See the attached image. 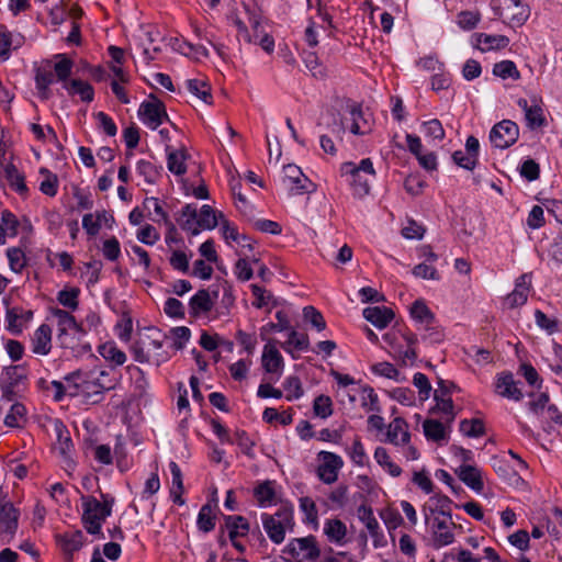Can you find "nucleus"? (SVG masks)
I'll list each match as a JSON object with an SVG mask.
<instances>
[{
	"label": "nucleus",
	"instance_id": "obj_50",
	"mask_svg": "<svg viewBox=\"0 0 562 562\" xmlns=\"http://www.w3.org/2000/svg\"><path fill=\"white\" fill-rule=\"evenodd\" d=\"M198 527L200 530L204 532H210L215 527V516L213 515L212 506L209 504H205L201 507L198 520H196Z\"/></svg>",
	"mask_w": 562,
	"mask_h": 562
},
{
	"label": "nucleus",
	"instance_id": "obj_64",
	"mask_svg": "<svg viewBox=\"0 0 562 562\" xmlns=\"http://www.w3.org/2000/svg\"><path fill=\"white\" fill-rule=\"evenodd\" d=\"M423 131L427 137L441 140L445 137V130L439 120L432 119L423 123Z\"/></svg>",
	"mask_w": 562,
	"mask_h": 562
},
{
	"label": "nucleus",
	"instance_id": "obj_51",
	"mask_svg": "<svg viewBox=\"0 0 562 562\" xmlns=\"http://www.w3.org/2000/svg\"><path fill=\"white\" fill-rule=\"evenodd\" d=\"M358 516L360 520L366 525L368 531L372 537H378L380 525L375 517L373 516L372 509L364 505H361L358 508Z\"/></svg>",
	"mask_w": 562,
	"mask_h": 562
},
{
	"label": "nucleus",
	"instance_id": "obj_27",
	"mask_svg": "<svg viewBox=\"0 0 562 562\" xmlns=\"http://www.w3.org/2000/svg\"><path fill=\"white\" fill-rule=\"evenodd\" d=\"M53 316L57 319L58 337L61 338L70 333H79L80 325L76 322L75 317L67 311L55 308Z\"/></svg>",
	"mask_w": 562,
	"mask_h": 562
},
{
	"label": "nucleus",
	"instance_id": "obj_13",
	"mask_svg": "<svg viewBox=\"0 0 562 562\" xmlns=\"http://www.w3.org/2000/svg\"><path fill=\"white\" fill-rule=\"evenodd\" d=\"M383 340L389 346V352L392 357L401 362L402 366H412L417 359L415 348H404L396 339L395 334L386 333Z\"/></svg>",
	"mask_w": 562,
	"mask_h": 562
},
{
	"label": "nucleus",
	"instance_id": "obj_42",
	"mask_svg": "<svg viewBox=\"0 0 562 562\" xmlns=\"http://www.w3.org/2000/svg\"><path fill=\"white\" fill-rule=\"evenodd\" d=\"M374 459L378 464L385 469L391 476L396 477L401 475L402 469L392 462L385 448L378 447L374 451Z\"/></svg>",
	"mask_w": 562,
	"mask_h": 562
},
{
	"label": "nucleus",
	"instance_id": "obj_12",
	"mask_svg": "<svg viewBox=\"0 0 562 562\" xmlns=\"http://www.w3.org/2000/svg\"><path fill=\"white\" fill-rule=\"evenodd\" d=\"M53 425L56 434L55 449L64 458L66 464L70 467L72 464L70 452L74 449L70 432L60 419H55Z\"/></svg>",
	"mask_w": 562,
	"mask_h": 562
},
{
	"label": "nucleus",
	"instance_id": "obj_17",
	"mask_svg": "<svg viewBox=\"0 0 562 562\" xmlns=\"http://www.w3.org/2000/svg\"><path fill=\"white\" fill-rule=\"evenodd\" d=\"M108 79H111L110 86L115 97L124 104L130 103V98L125 90V86L131 82L130 70L115 68V74H108Z\"/></svg>",
	"mask_w": 562,
	"mask_h": 562
},
{
	"label": "nucleus",
	"instance_id": "obj_8",
	"mask_svg": "<svg viewBox=\"0 0 562 562\" xmlns=\"http://www.w3.org/2000/svg\"><path fill=\"white\" fill-rule=\"evenodd\" d=\"M282 181L292 195H299L312 191L311 187H313V183L296 165L289 164L284 166Z\"/></svg>",
	"mask_w": 562,
	"mask_h": 562
},
{
	"label": "nucleus",
	"instance_id": "obj_28",
	"mask_svg": "<svg viewBox=\"0 0 562 562\" xmlns=\"http://www.w3.org/2000/svg\"><path fill=\"white\" fill-rule=\"evenodd\" d=\"M167 167L170 172L176 176H182L187 172L186 159L188 157L184 149H173L169 145L166 146Z\"/></svg>",
	"mask_w": 562,
	"mask_h": 562
},
{
	"label": "nucleus",
	"instance_id": "obj_37",
	"mask_svg": "<svg viewBox=\"0 0 562 562\" xmlns=\"http://www.w3.org/2000/svg\"><path fill=\"white\" fill-rule=\"evenodd\" d=\"M64 88L71 95L78 94L83 102H90L93 100V88L88 82L74 79L69 82H65Z\"/></svg>",
	"mask_w": 562,
	"mask_h": 562
},
{
	"label": "nucleus",
	"instance_id": "obj_30",
	"mask_svg": "<svg viewBox=\"0 0 562 562\" xmlns=\"http://www.w3.org/2000/svg\"><path fill=\"white\" fill-rule=\"evenodd\" d=\"M214 305L213 299L210 296L207 290L198 291L189 302V306L192 315L198 316L200 314L209 313Z\"/></svg>",
	"mask_w": 562,
	"mask_h": 562
},
{
	"label": "nucleus",
	"instance_id": "obj_57",
	"mask_svg": "<svg viewBox=\"0 0 562 562\" xmlns=\"http://www.w3.org/2000/svg\"><path fill=\"white\" fill-rule=\"evenodd\" d=\"M7 256L10 268L14 272H21L26 266L25 255L20 248H9L7 250Z\"/></svg>",
	"mask_w": 562,
	"mask_h": 562
},
{
	"label": "nucleus",
	"instance_id": "obj_21",
	"mask_svg": "<svg viewBox=\"0 0 562 562\" xmlns=\"http://www.w3.org/2000/svg\"><path fill=\"white\" fill-rule=\"evenodd\" d=\"M19 510L12 503H3L0 506V531L13 536L18 529Z\"/></svg>",
	"mask_w": 562,
	"mask_h": 562
},
{
	"label": "nucleus",
	"instance_id": "obj_48",
	"mask_svg": "<svg viewBox=\"0 0 562 562\" xmlns=\"http://www.w3.org/2000/svg\"><path fill=\"white\" fill-rule=\"evenodd\" d=\"M132 404L131 397H120L117 395L112 396L111 405L115 409V416L121 419L125 425L130 424L128 408Z\"/></svg>",
	"mask_w": 562,
	"mask_h": 562
},
{
	"label": "nucleus",
	"instance_id": "obj_52",
	"mask_svg": "<svg viewBox=\"0 0 562 562\" xmlns=\"http://www.w3.org/2000/svg\"><path fill=\"white\" fill-rule=\"evenodd\" d=\"M133 329V321L132 317L127 313H123L120 319L114 325V334L120 338V340L126 342L131 338Z\"/></svg>",
	"mask_w": 562,
	"mask_h": 562
},
{
	"label": "nucleus",
	"instance_id": "obj_20",
	"mask_svg": "<svg viewBox=\"0 0 562 562\" xmlns=\"http://www.w3.org/2000/svg\"><path fill=\"white\" fill-rule=\"evenodd\" d=\"M147 333V338L149 339L148 350L154 352L156 363L160 364L168 361L170 355L168 351L162 349L165 335H162L161 331L156 327H148Z\"/></svg>",
	"mask_w": 562,
	"mask_h": 562
},
{
	"label": "nucleus",
	"instance_id": "obj_25",
	"mask_svg": "<svg viewBox=\"0 0 562 562\" xmlns=\"http://www.w3.org/2000/svg\"><path fill=\"white\" fill-rule=\"evenodd\" d=\"M459 479L475 492L483 490L481 471L471 464H462L457 470Z\"/></svg>",
	"mask_w": 562,
	"mask_h": 562
},
{
	"label": "nucleus",
	"instance_id": "obj_45",
	"mask_svg": "<svg viewBox=\"0 0 562 562\" xmlns=\"http://www.w3.org/2000/svg\"><path fill=\"white\" fill-rule=\"evenodd\" d=\"M424 434L427 439L441 441L446 439V428L442 423L435 419H426L423 424Z\"/></svg>",
	"mask_w": 562,
	"mask_h": 562
},
{
	"label": "nucleus",
	"instance_id": "obj_40",
	"mask_svg": "<svg viewBox=\"0 0 562 562\" xmlns=\"http://www.w3.org/2000/svg\"><path fill=\"white\" fill-rule=\"evenodd\" d=\"M324 532L330 541L341 544L347 533V527L339 519H329L324 525Z\"/></svg>",
	"mask_w": 562,
	"mask_h": 562
},
{
	"label": "nucleus",
	"instance_id": "obj_3",
	"mask_svg": "<svg viewBox=\"0 0 562 562\" xmlns=\"http://www.w3.org/2000/svg\"><path fill=\"white\" fill-rule=\"evenodd\" d=\"M101 497L104 495L101 493ZM82 524L90 535H101L105 520V499L98 501L94 496H82Z\"/></svg>",
	"mask_w": 562,
	"mask_h": 562
},
{
	"label": "nucleus",
	"instance_id": "obj_22",
	"mask_svg": "<svg viewBox=\"0 0 562 562\" xmlns=\"http://www.w3.org/2000/svg\"><path fill=\"white\" fill-rule=\"evenodd\" d=\"M52 348V329L48 325L42 324L32 338V350L37 355H47Z\"/></svg>",
	"mask_w": 562,
	"mask_h": 562
},
{
	"label": "nucleus",
	"instance_id": "obj_44",
	"mask_svg": "<svg viewBox=\"0 0 562 562\" xmlns=\"http://www.w3.org/2000/svg\"><path fill=\"white\" fill-rule=\"evenodd\" d=\"M411 316L416 322L425 324L426 326H429L435 319L434 314L422 300H417L413 303L411 307Z\"/></svg>",
	"mask_w": 562,
	"mask_h": 562
},
{
	"label": "nucleus",
	"instance_id": "obj_47",
	"mask_svg": "<svg viewBox=\"0 0 562 562\" xmlns=\"http://www.w3.org/2000/svg\"><path fill=\"white\" fill-rule=\"evenodd\" d=\"M187 89L207 104L212 103V94L206 82L200 79H189L186 82Z\"/></svg>",
	"mask_w": 562,
	"mask_h": 562
},
{
	"label": "nucleus",
	"instance_id": "obj_62",
	"mask_svg": "<svg viewBox=\"0 0 562 562\" xmlns=\"http://www.w3.org/2000/svg\"><path fill=\"white\" fill-rule=\"evenodd\" d=\"M429 499L435 505V509H438V515L441 517H447L449 520L452 519L450 512V505L452 502L448 496L442 494H435Z\"/></svg>",
	"mask_w": 562,
	"mask_h": 562
},
{
	"label": "nucleus",
	"instance_id": "obj_56",
	"mask_svg": "<svg viewBox=\"0 0 562 562\" xmlns=\"http://www.w3.org/2000/svg\"><path fill=\"white\" fill-rule=\"evenodd\" d=\"M25 415V406L21 403H14L4 418V424L8 427H19L20 420L24 419Z\"/></svg>",
	"mask_w": 562,
	"mask_h": 562
},
{
	"label": "nucleus",
	"instance_id": "obj_41",
	"mask_svg": "<svg viewBox=\"0 0 562 562\" xmlns=\"http://www.w3.org/2000/svg\"><path fill=\"white\" fill-rule=\"evenodd\" d=\"M143 207L148 212V216L154 222L169 223L167 213L162 210V206L157 198H146L143 202Z\"/></svg>",
	"mask_w": 562,
	"mask_h": 562
},
{
	"label": "nucleus",
	"instance_id": "obj_26",
	"mask_svg": "<svg viewBox=\"0 0 562 562\" xmlns=\"http://www.w3.org/2000/svg\"><path fill=\"white\" fill-rule=\"evenodd\" d=\"M63 551L69 555V560L75 551H78L83 543V533L80 530H70L56 537Z\"/></svg>",
	"mask_w": 562,
	"mask_h": 562
},
{
	"label": "nucleus",
	"instance_id": "obj_43",
	"mask_svg": "<svg viewBox=\"0 0 562 562\" xmlns=\"http://www.w3.org/2000/svg\"><path fill=\"white\" fill-rule=\"evenodd\" d=\"M5 177L10 183V187L15 190L19 194H25L27 192L26 184L24 182V176L20 173L18 168L9 164L7 165L5 169Z\"/></svg>",
	"mask_w": 562,
	"mask_h": 562
},
{
	"label": "nucleus",
	"instance_id": "obj_2",
	"mask_svg": "<svg viewBox=\"0 0 562 562\" xmlns=\"http://www.w3.org/2000/svg\"><path fill=\"white\" fill-rule=\"evenodd\" d=\"M293 506L282 505L273 515L263 513L261 521L269 539L279 544L283 542L286 530H292L294 526Z\"/></svg>",
	"mask_w": 562,
	"mask_h": 562
},
{
	"label": "nucleus",
	"instance_id": "obj_7",
	"mask_svg": "<svg viewBox=\"0 0 562 562\" xmlns=\"http://www.w3.org/2000/svg\"><path fill=\"white\" fill-rule=\"evenodd\" d=\"M318 459L322 461L317 468L318 479L325 484H333L338 479V473L344 467V460L340 456L329 451H321Z\"/></svg>",
	"mask_w": 562,
	"mask_h": 562
},
{
	"label": "nucleus",
	"instance_id": "obj_39",
	"mask_svg": "<svg viewBox=\"0 0 562 562\" xmlns=\"http://www.w3.org/2000/svg\"><path fill=\"white\" fill-rule=\"evenodd\" d=\"M105 217V211L87 213L82 217V228L89 237H95L102 227V221Z\"/></svg>",
	"mask_w": 562,
	"mask_h": 562
},
{
	"label": "nucleus",
	"instance_id": "obj_38",
	"mask_svg": "<svg viewBox=\"0 0 562 562\" xmlns=\"http://www.w3.org/2000/svg\"><path fill=\"white\" fill-rule=\"evenodd\" d=\"M198 210L193 204H187L181 210V217L179 218L182 229L190 232L192 235H198L200 229L195 226L198 218Z\"/></svg>",
	"mask_w": 562,
	"mask_h": 562
},
{
	"label": "nucleus",
	"instance_id": "obj_35",
	"mask_svg": "<svg viewBox=\"0 0 562 562\" xmlns=\"http://www.w3.org/2000/svg\"><path fill=\"white\" fill-rule=\"evenodd\" d=\"M108 56L110 57V60H108V74H115V68L128 70L126 67L127 55L123 48L110 45L108 46Z\"/></svg>",
	"mask_w": 562,
	"mask_h": 562
},
{
	"label": "nucleus",
	"instance_id": "obj_6",
	"mask_svg": "<svg viewBox=\"0 0 562 562\" xmlns=\"http://www.w3.org/2000/svg\"><path fill=\"white\" fill-rule=\"evenodd\" d=\"M519 137L518 125L510 120H503L495 124L490 132V140L494 147L499 149L514 145Z\"/></svg>",
	"mask_w": 562,
	"mask_h": 562
},
{
	"label": "nucleus",
	"instance_id": "obj_4",
	"mask_svg": "<svg viewBox=\"0 0 562 562\" xmlns=\"http://www.w3.org/2000/svg\"><path fill=\"white\" fill-rule=\"evenodd\" d=\"M283 552L291 555L297 562H314L321 554L314 536L292 539L285 546Z\"/></svg>",
	"mask_w": 562,
	"mask_h": 562
},
{
	"label": "nucleus",
	"instance_id": "obj_61",
	"mask_svg": "<svg viewBox=\"0 0 562 562\" xmlns=\"http://www.w3.org/2000/svg\"><path fill=\"white\" fill-rule=\"evenodd\" d=\"M331 400L329 396L319 395L314 400L313 409L316 416L327 418L331 415Z\"/></svg>",
	"mask_w": 562,
	"mask_h": 562
},
{
	"label": "nucleus",
	"instance_id": "obj_10",
	"mask_svg": "<svg viewBox=\"0 0 562 562\" xmlns=\"http://www.w3.org/2000/svg\"><path fill=\"white\" fill-rule=\"evenodd\" d=\"M428 526L430 527L434 548L440 549L454 542L452 529L456 525L447 517H434Z\"/></svg>",
	"mask_w": 562,
	"mask_h": 562
},
{
	"label": "nucleus",
	"instance_id": "obj_59",
	"mask_svg": "<svg viewBox=\"0 0 562 562\" xmlns=\"http://www.w3.org/2000/svg\"><path fill=\"white\" fill-rule=\"evenodd\" d=\"M528 126L531 128L540 127L544 123V116L541 106L535 100L533 104H531L530 109L527 110L525 114Z\"/></svg>",
	"mask_w": 562,
	"mask_h": 562
},
{
	"label": "nucleus",
	"instance_id": "obj_63",
	"mask_svg": "<svg viewBox=\"0 0 562 562\" xmlns=\"http://www.w3.org/2000/svg\"><path fill=\"white\" fill-rule=\"evenodd\" d=\"M389 395L402 405L412 406L415 404V393L408 387H395Z\"/></svg>",
	"mask_w": 562,
	"mask_h": 562
},
{
	"label": "nucleus",
	"instance_id": "obj_49",
	"mask_svg": "<svg viewBox=\"0 0 562 562\" xmlns=\"http://www.w3.org/2000/svg\"><path fill=\"white\" fill-rule=\"evenodd\" d=\"M493 74L502 79L512 78L514 80L519 79L520 74L512 60H503L496 63L493 67Z\"/></svg>",
	"mask_w": 562,
	"mask_h": 562
},
{
	"label": "nucleus",
	"instance_id": "obj_19",
	"mask_svg": "<svg viewBox=\"0 0 562 562\" xmlns=\"http://www.w3.org/2000/svg\"><path fill=\"white\" fill-rule=\"evenodd\" d=\"M362 314L379 329L385 328L394 318V312L385 306H369L363 310Z\"/></svg>",
	"mask_w": 562,
	"mask_h": 562
},
{
	"label": "nucleus",
	"instance_id": "obj_18",
	"mask_svg": "<svg viewBox=\"0 0 562 562\" xmlns=\"http://www.w3.org/2000/svg\"><path fill=\"white\" fill-rule=\"evenodd\" d=\"M24 43V36L13 34L4 25L0 29V58L8 60L11 52L20 48Z\"/></svg>",
	"mask_w": 562,
	"mask_h": 562
},
{
	"label": "nucleus",
	"instance_id": "obj_16",
	"mask_svg": "<svg viewBox=\"0 0 562 562\" xmlns=\"http://www.w3.org/2000/svg\"><path fill=\"white\" fill-rule=\"evenodd\" d=\"M531 284V277L528 273L521 274L515 284V289L506 297V303L509 307H517L527 302L528 293Z\"/></svg>",
	"mask_w": 562,
	"mask_h": 562
},
{
	"label": "nucleus",
	"instance_id": "obj_9",
	"mask_svg": "<svg viewBox=\"0 0 562 562\" xmlns=\"http://www.w3.org/2000/svg\"><path fill=\"white\" fill-rule=\"evenodd\" d=\"M105 374L104 371H89L83 373L80 382V395L86 398L89 404H95L102 400L104 386L100 381V376Z\"/></svg>",
	"mask_w": 562,
	"mask_h": 562
},
{
	"label": "nucleus",
	"instance_id": "obj_33",
	"mask_svg": "<svg viewBox=\"0 0 562 562\" xmlns=\"http://www.w3.org/2000/svg\"><path fill=\"white\" fill-rule=\"evenodd\" d=\"M218 217L223 218V214L220 213L218 216L216 212L207 204L202 205L199 211L198 218L195 222V226L201 229H214L218 224Z\"/></svg>",
	"mask_w": 562,
	"mask_h": 562
},
{
	"label": "nucleus",
	"instance_id": "obj_5",
	"mask_svg": "<svg viewBox=\"0 0 562 562\" xmlns=\"http://www.w3.org/2000/svg\"><path fill=\"white\" fill-rule=\"evenodd\" d=\"M138 117L151 130H156L165 121H169L165 104L156 98H151L150 100L140 103Z\"/></svg>",
	"mask_w": 562,
	"mask_h": 562
},
{
	"label": "nucleus",
	"instance_id": "obj_46",
	"mask_svg": "<svg viewBox=\"0 0 562 562\" xmlns=\"http://www.w3.org/2000/svg\"><path fill=\"white\" fill-rule=\"evenodd\" d=\"M110 541H108V560L115 561L120 558L122 549L120 541L124 539L123 531L120 528L108 530Z\"/></svg>",
	"mask_w": 562,
	"mask_h": 562
},
{
	"label": "nucleus",
	"instance_id": "obj_34",
	"mask_svg": "<svg viewBox=\"0 0 562 562\" xmlns=\"http://www.w3.org/2000/svg\"><path fill=\"white\" fill-rule=\"evenodd\" d=\"M282 348L292 355V357L295 359L296 357L292 353V349H295L297 351H306L310 348V340L307 335L300 334L295 329L291 327L289 329L288 340L282 344Z\"/></svg>",
	"mask_w": 562,
	"mask_h": 562
},
{
	"label": "nucleus",
	"instance_id": "obj_15",
	"mask_svg": "<svg viewBox=\"0 0 562 562\" xmlns=\"http://www.w3.org/2000/svg\"><path fill=\"white\" fill-rule=\"evenodd\" d=\"M83 427L87 431V435L85 436L86 445L88 448L92 449L94 458L101 464H105V445H97L99 442V435L101 434V430L91 420L83 422Z\"/></svg>",
	"mask_w": 562,
	"mask_h": 562
},
{
	"label": "nucleus",
	"instance_id": "obj_14",
	"mask_svg": "<svg viewBox=\"0 0 562 562\" xmlns=\"http://www.w3.org/2000/svg\"><path fill=\"white\" fill-rule=\"evenodd\" d=\"M517 384L510 372H502L496 378L495 392L502 397L518 402L524 395Z\"/></svg>",
	"mask_w": 562,
	"mask_h": 562
},
{
	"label": "nucleus",
	"instance_id": "obj_29",
	"mask_svg": "<svg viewBox=\"0 0 562 562\" xmlns=\"http://www.w3.org/2000/svg\"><path fill=\"white\" fill-rule=\"evenodd\" d=\"M164 168L149 160L140 159L136 164V172L147 184H155L161 177Z\"/></svg>",
	"mask_w": 562,
	"mask_h": 562
},
{
	"label": "nucleus",
	"instance_id": "obj_1",
	"mask_svg": "<svg viewBox=\"0 0 562 562\" xmlns=\"http://www.w3.org/2000/svg\"><path fill=\"white\" fill-rule=\"evenodd\" d=\"M341 176L348 177L353 195L363 198L370 192V178L375 177L373 162L370 158L362 159L358 165L352 161L344 162L340 167Z\"/></svg>",
	"mask_w": 562,
	"mask_h": 562
},
{
	"label": "nucleus",
	"instance_id": "obj_32",
	"mask_svg": "<svg viewBox=\"0 0 562 562\" xmlns=\"http://www.w3.org/2000/svg\"><path fill=\"white\" fill-rule=\"evenodd\" d=\"M254 496L257 499L259 506L267 507L276 504L277 494L274 491L273 482L266 481L260 483L254 490Z\"/></svg>",
	"mask_w": 562,
	"mask_h": 562
},
{
	"label": "nucleus",
	"instance_id": "obj_54",
	"mask_svg": "<svg viewBox=\"0 0 562 562\" xmlns=\"http://www.w3.org/2000/svg\"><path fill=\"white\" fill-rule=\"evenodd\" d=\"M460 431L468 437L476 438L485 434V428L481 419H463L460 423Z\"/></svg>",
	"mask_w": 562,
	"mask_h": 562
},
{
	"label": "nucleus",
	"instance_id": "obj_23",
	"mask_svg": "<svg viewBox=\"0 0 562 562\" xmlns=\"http://www.w3.org/2000/svg\"><path fill=\"white\" fill-rule=\"evenodd\" d=\"M386 437L393 445H406L411 439L406 422L400 417L394 418L389 425Z\"/></svg>",
	"mask_w": 562,
	"mask_h": 562
},
{
	"label": "nucleus",
	"instance_id": "obj_60",
	"mask_svg": "<svg viewBox=\"0 0 562 562\" xmlns=\"http://www.w3.org/2000/svg\"><path fill=\"white\" fill-rule=\"evenodd\" d=\"M303 317L306 322L311 323L318 331L324 330L326 323L323 315L312 305L303 308Z\"/></svg>",
	"mask_w": 562,
	"mask_h": 562
},
{
	"label": "nucleus",
	"instance_id": "obj_53",
	"mask_svg": "<svg viewBox=\"0 0 562 562\" xmlns=\"http://www.w3.org/2000/svg\"><path fill=\"white\" fill-rule=\"evenodd\" d=\"M286 392L285 398L288 401L297 400L303 396V387L300 379L296 375L286 376L282 383Z\"/></svg>",
	"mask_w": 562,
	"mask_h": 562
},
{
	"label": "nucleus",
	"instance_id": "obj_11",
	"mask_svg": "<svg viewBox=\"0 0 562 562\" xmlns=\"http://www.w3.org/2000/svg\"><path fill=\"white\" fill-rule=\"evenodd\" d=\"M261 361L265 371L272 374L271 380L278 381L282 375L284 367L283 358L279 350L274 346L267 344L263 347Z\"/></svg>",
	"mask_w": 562,
	"mask_h": 562
},
{
	"label": "nucleus",
	"instance_id": "obj_31",
	"mask_svg": "<svg viewBox=\"0 0 562 562\" xmlns=\"http://www.w3.org/2000/svg\"><path fill=\"white\" fill-rule=\"evenodd\" d=\"M225 528L228 531L229 540L234 538L244 537L249 531V524L247 519L239 515L225 516Z\"/></svg>",
	"mask_w": 562,
	"mask_h": 562
},
{
	"label": "nucleus",
	"instance_id": "obj_55",
	"mask_svg": "<svg viewBox=\"0 0 562 562\" xmlns=\"http://www.w3.org/2000/svg\"><path fill=\"white\" fill-rule=\"evenodd\" d=\"M83 373L85 372L78 370V371L67 374L64 378V383H65L68 396H70V397L80 396V390H81L80 382L82 381Z\"/></svg>",
	"mask_w": 562,
	"mask_h": 562
},
{
	"label": "nucleus",
	"instance_id": "obj_58",
	"mask_svg": "<svg viewBox=\"0 0 562 562\" xmlns=\"http://www.w3.org/2000/svg\"><path fill=\"white\" fill-rule=\"evenodd\" d=\"M232 192L235 199L236 207L240 213H243L245 216H251L252 215V205L248 202L246 196L241 194L240 192V184H233L232 186Z\"/></svg>",
	"mask_w": 562,
	"mask_h": 562
},
{
	"label": "nucleus",
	"instance_id": "obj_36",
	"mask_svg": "<svg viewBox=\"0 0 562 562\" xmlns=\"http://www.w3.org/2000/svg\"><path fill=\"white\" fill-rule=\"evenodd\" d=\"M274 323H268L261 328V338H263L265 333H271V331H284L291 329V322H290V310L284 307L279 310L276 313Z\"/></svg>",
	"mask_w": 562,
	"mask_h": 562
},
{
	"label": "nucleus",
	"instance_id": "obj_24",
	"mask_svg": "<svg viewBox=\"0 0 562 562\" xmlns=\"http://www.w3.org/2000/svg\"><path fill=\"white\" fill-rule=\"evenodd\" d=\"M504 10V16L513 25H522L528 16L529 10L520 0H508Z\"/></svg>",
	"mask_w": 562,
	"mask_h": 562
}]
</instances>
